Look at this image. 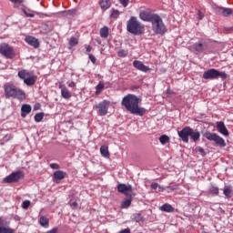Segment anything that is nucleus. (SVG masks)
Returning a JSON list of instances; mask_svg holds the SVG:
<instances>
[{"instance_id": "nucleus-1", "label": "nucleus", "mask_w": 233, "mask_h": 233, "mask_svg": "<svg viewBox=\"0 0 233 233\" xmlns=\"http://www.w3.org/2000/svg\"><path fill=\"white\" fill-rule=\"evenodd\" d=\"M122 106H125L127 112L134 114L135 116H145L147 109L145 107L139 106V98L137 96L133 94H128L123 97L121 102Z\"/></svg>"}, {"instance_id": "nucleus-2", "label": "nucleus", "mask_w": 233, "mask_h": 233, "mask_svg": "<svg viewBox=\"0 0 233 233\" xmlns=\"http://www.w3.org/2000/svg\"><path fill=\"white\" fill-rule=\"evenodd\" d=\"M127 29L133 35H141L145 32V25L138 22L136 16H131L127 21Z\"/></svg>"}, {"instance_id": "nucleus-3", "label": "nucleus", "mask_w": 233, "mask_h": 233, "mask_svg": "<svg viewBox=\"0 0 233 233\" xmlns=\"http://www.w3.org/2000/svg\"><path fill=\"white\" fill-rule=\"evenodd\" d=\"M5 97H14V99H26V94L14 85H5Z\"/></svg>"}, {"instance_id": "nucleus-4", "label": "nucleus", "mask_w": 233, "mask_h": 233, "mask_svg": "<svg viewBox=\"0 0 233 233\" xmlns=\"http://www.w3.org/2000/svg\"><path fill=\"white\" fill-rule=\"evenodd\" d=\"M151 26L154 34H157V35H163L167 34V25H165L163 18H161L159 15H157L155 19L152 20Z\"/></svg>"}, {"instance_id": "nucleus-5", "label": "nucleus", "mask_w": 233, "mask_h": 233, "mask_svg": "<svg viewBox=\"0 0 233 233\" xmlns=\"http://www.w3.org/2000/svg\"><path fill=\"white\" fill-rule=\"evenodd\" d=\"M202 77L203 79L210 80L218 79V77H220L221 79H227V73L211 68L204 72Z\"/></svg>"}, {"instance_id": "nucleus-6", "label": "nucleus", "mask_w": 233, "mask_h": 233, "mask_svg": "<svg viewBox=\"0 0 233 233\" xmlns=\"http://www.w3.org/2000/svg\"><path fill=\"white\" fill-rule=\"evenodd\" d=\"M204 137H206V139H208V141H214V143H216V145H218V147H227L225 139L218 136V134L216 133L206 132L204 134Z\"/></svg>"}, {"instance_id": "nucleus-7", "label": "nucleus", "mask_w": 233, "mask_h": 233, "mask_svg": "<svg viewBox=\"0 0 233 233\" xmlns=\"http://www.w3.org/2000/svg\"><path fill=\"white\" fill-rule=\"evenodd\" d=\"M1 55L5 57V59H14L15 57V51H14V47L4 43L1 45Z\"/></svg>"}, {"instance_id": "nucleus-8", "label": "nucleus", "mask_w": 233, "mask_h": 233, "mask_svg": "<svg viewBox=\"0 0 233 233\" xmlns=\"http://www.w3.org/2000/svg\"><path fill=\"white\" fill-rule=\"evenodd\" d=\"M25 173L23 171H15L4 178V183H18L24 179Z\"/></svg>"}, {"instance_id": "nucleus-9", "label": "nucleus", "mask_w": 233, "mask_h": 233, "mask_svg": "<svg viewBox=\"0 0 233 233\" xmlns=\"http://www.w3.org/2000/svg\"><path fill=\"white\" fill-rule=\"evenodd\" d=\"M110 106V101L103 100L102 102L98 103L95 106L98 116H106L108 114V108Z\"/></svg>"}, {"instance_id": "nucleus-10", "label": "nucleus", "mask_w": 233, "mask_h": 233, "mask_svg": "<svg viewBox=\"0 0 233 233\" xmlns=\"http://www.w3.org/2000/svg\"><path fill=\"white\" fill-rule=\"evenodd\" d=\"M157 14H154L150 12V9H147L144 11H140L139 17L142 21H146V23H151L152 20L156 18Z\"/></svg>"}, {"instance_id": "nucleus-11", "label": "nucleus", "mask_w": 233, "mask_h": 233, "mask_svg": "<svg viewBox=\"0 0 233 233\" xmlns=\"http://www.w3.org/2000/svg\"><path fill=\"white\" fill-rule=\"evenodd\" d=\"M190 134H192V127H186L182 128V130L177 131L178 137L184 143H188V137H190Z\"/></svg>"}, {"instance_id": "nucleus-12", "label": "nucleus", "mask_w": 233, "mask_h": 233, "mask_svg": "<svg viewBox=\"0 0 233 233\" xmlns=\"http://www.w3.org/2000/svg\"><path fill=\"white\" fill-rule=\"evenodd\" d=\"M134 68H137V70H139L140 72H150V67L145 66L143 62L139 60H135L133 62Z\"/></svg>"}, {"instance_id": "nucleus-13", "label": "nucleus", "mask_w": 233, "mask_h": 233, "mask_svg": "<svg viewBox=\"0 0 233 233\" xmlns=\"http://www.w3.org/2000/svg\"><path fill=\"white\" fill-rule=\"evenodd\" d=\"M117 190L118 192H120V194H125L127 197H128V192H132V186L126 184H118Z\"/></svg>"}, {"instance_id": "nucleus-14", "label": "nucleus", "mask_w": 233, "mask_h": 233, "mask_svg": "<svg viewBox=\"0 0 233 233\" xmlns=\"http://www.w3.org/2000/svg\"><path fill=\"white\" fill-rule=\"evenodd\" d=\"M216 12H217V14H218V15H223L224 17H228V15H231V14H232V8L217 7Z\"/></svg>"}, {"instance_id": "nucleus-15", "label": "nucleus", "mask_w": 233, "mask_h": 233, "mask_svg": "<svg viewBox=\"0 0 233 233\" xmlns=\"http://www.w3.org/2000/svg\"><path fill=\"white\" fill-rule=\"evenodd\" d=\"M25 41L27 43V45H30V46H34V48H39V40H37V38L27 35L25 36Z\"/></svg>"}, {"instance_id": "nucleus-16", "label": "nucleus", "mask_w": 233, "mask_h": 233, "mask_svg": "<svg viewBox=\"0 0 233 233\" xmlns=\"http://www.w3.org/2000/svg\"><path fill=\"white\" fill-rule=\"evenodd\" d=\"M217 129L219 132V134H222V136H228V129H227V127L225 126V122L220 121L217 122Z\"/></svg>"}, {"instance_id": "nucleus-17", "label": "nucleus", "mask_w": 233, "mask_h": 233, "mask_svg": "<svg viewBox=\"0 0 233 233\" xmlns=\"http://www.w3.org/2000/svg\"><path fill=\"white\" fill-rule=\"evenodd\" d=\"M193 48L196 50V52L201 54L203 50H207V43H205L204 41H198L193 45Z\"/></svg>"}, {"instance_id": "nucleus-18", "label": "nucleus", "mask_w": 233, "mask_h": 233, "mask_svg": "<svg viewBox=\"0 0 233 233\" xmlns=\"http://www.w3.org/2000/svg\"><path fill=\"white\" fill-rule=\"evenodd\" d=\"M54 177V181H56V183L65 179V177H66V172H64L62 170H56L54 172L53 175Z\"/></svg>"}, {"instance_id": "nucleus-19", "label": "nucleus", "mask_w": 233, "mask_h": 233, "mask_svg": "<svg viewBox=\"0 0 233 233\" xmlns=\"http://www.w3.org/2000/svg\"><path fill=\"white\" fill-rule=\"evenodd\" d=\"M37 77H35V76L34 75H29L25 80L24 83L25 85H27V86H32L34 85H35V81H36Z\"/></svg>"}, {"instance_id": "nucleus-20", "label": "nucleus", "mask_w": 233, "mask_h": 233, "mask_svg": "<svg viewBox=\"0 0 233 233\" xmlns=\"http://www.w3.org/2000/svg\"><path fill=\"white\" fill-rule=\"evenodd\" d=\"M32 112V106L28 104H24L21 107V116L25 117L27 114H30Z\"/></svg>"}, {"instance_id": "nucleus-21", "label": "nucleus", "mask_w": 233, "mask_h": 233, "mask_svg": "<svg viewBox=\"0 0 233 233\" xmlns=\"http://www.w3.org/2000/svg\"><path fill=\"white\" fill-rule=\"evenodd\" d=\"M60 88H61V96L64 99H70L72 97V94L68 92V89L66 88V86L60 85Z\"/></svg>"}, {"instance_id": "nucleus-22", "label": "nucleus", "mask_w": 233, "mask_h": 233, "mask_svg": "<svg viewBox=\"0 0 233 233\" xmlns=\"http://www.w3.org/2000/svg\"><path fill=\"white\" fill-rule=\"evenodd\" d=\"M159 210H161V212L172 213L174 212L175 208L172 207V205L166 203L159 208Z\"/></svg>"}, {"instance_id": "nucleus-23", "label": "nucleus", "mask_w": 233, "mask_h": 233, "mask_svg": "<svg viewBox=\"0 0 233 233\" xmlns=\"http://www.w3.org/2000/svg\"><path fill=\"white\" fill-rule=\"evenodd\" d=\"M223 194L226 196L227 199H230L232 198V186L225 185Z\"/></svg>"}, {"instance_id": "nucleus-24", "label": "nucleus", "mask_w": 233, "mask_h": 233, "mask_svg": "<svg viewBox=\"0 0 233 233\" xmlns=\"http://www.w3.org/2000/svg\"><path fill=\"white\" fill-rule=\"evenodd\" d=\"M99 5L102 10H108L112 6V2L110 0H100Z\"/></svg>"}, {"instance_id": "nucleus-25", "label": "nucleus", "mask_w": 233, "mask_h": 233, "mask_svg": "<svg viewBox=\"0 0 233 233\" xmlns=\"http://www.w3.org/2000/svg\"><path fill=\"white\" fill-rule=\"evenodd\" d=\"M39 223L44 228H48V227H50V221L48 220V218L45 216L40 217Z\"/></svg>"}, {"instance_id": "nucleus-26", "label": "nucleus", "mask_w": 233, "mask_h": 233, "mask_svg": "<svg viewBox=\"0 0 233 233\" xmlns=\"http://www.w3.org/2000/svg\"><path fill=\"white\" fill-rule=\"evenodd\" d=\"M189 137L196 143V141H199V138L201 137V134L199 131H194V129L191 128V134L189 135Z\"/></svg>"}, {"instance_id": "nucleus-27", "label": "nucleus", "mask_w": 233, "mask_h": 233, "mask_svg": "<svg viewBox=\"0 0 233 233\" xmlns=\"http://www.w3.org/2000/svg\"><path fill=\"white\" fill-rule=\"evenodd\" d=\"M100 153H101V156H103V157H110V153L108 152V147L106 146H101Z\"/></svg>"}, {"instance_id": "nucleus-28", "label": "nucleus", "mask_w": 233, "mask_h": 233, "mask_svg": "<svg viewBox=\"0 0 233 233\" xmlns=\"http://www.w3.org/2000/svg\"><path fill=\"white\" fill-rule=\"evenodd\" d=\"M100 37L103 39H106V37H108V26L105 25L100 28Z\"/></svg>"}, {"instance_id": "nucleus-29", "label": "nucleus", "mask_w": 233, "mask_h": 233, "mask_svg": "<svg viewBox=\"0 0 233 233\" xmlns=\"http://www.w3.org/2000/svg\"><path fill=\"white\" fill-rule=\"evenodd\" d=\"M209 193L212 194V196H219V187H218V186L211 185L209 187Z\"/></svg>"}, {"instance_id": "nucleus-30", "label": "nucleus", "mask_w": 233, "mask_h": 233, "mask_svg": "<svg viewBox=\"0 0 233 233\" xmlns=\"http://www.w3.org/2000/svg\"><path fill=\"white\" fill-rule=\"evenodd\" d=\"M29 76H30V72H28V71H26L25 69L18 72V77H20V79H23L24 81Z\"/></svg>"}, {"instance_id": "nucleus-31", "label": "nucleus", "mask_w": 233, "mask_h": 233, "mask_svg": "<svg viewBox=\"0 0 233 233\" xmlns=\"http://www.w3.org/2000/svg\"><path fill=\"white\" fill-rule=\"evenodd\" d=\"M158 139L161 145H167V143H170V137L167 135L160 136Z\"/></svg>"}, {"instance_id": "nucleus-32", "label": "nucleus", "mask_w": 233, "mask_h": 233, "mask_svg": "<svg viewBox=\"0 0 233 233\" xmlns=\"http://www.w3.org/2000/svg\"><path fill=\"white\" fill-rule=\"evenodd\" d=\"M1 233H15V229L6 227V226H2L1 227Z\"/></svg>"}, {"instance_id": "nucleus-33", "label": "nucleus", "mask_w": 233, "mask_h": 233, "mask_svg": "<svg viewBox=\"0 0 233 233\" xmlns=\"http://www.w3.org/2000/svg\"><path fill=\"white\" fill-rule=\"evenodd\" d=\"M45 117V113L41 112V113H36L35 115V123H41V121H43Z\"/></svg>"}, {"instance_id": "nucleus-34", "label": "nucleus", "mask_w": 233, "mask_h": 233, "mask_svg": "<svg viewBox=\"0 0 233 233\" xmlns=\"http://www.w3.org/2000/svg\"><path fill=\"white\" fill-rule=\"evenodd\" d=\"M130 205H132V198H127L122 202L121 207L123 208H128Z\"/></svg>"}, {"instance_id": "nucleus-35", "label": "nucleus", "mask_w": 233, "mask_h": 233, "mask_svg": "<svg viewBox=\"0 0 233 233\" xmlns=\"http://www.w3.org/2000/svg\"><path fill=\"white\" fill-rule=\"evenodd\" d=\"M11 3L14 4L15 8H19L23 3H25V0H9Z\"/></svg>"}, {"instance_id": "nucleus-36", "label": "nucleus", "mask_w": 233, "mask_h": 233, "mask_svg": "<svg viewBox=\"0 0 233 233\" xmlns=\"http://www.w3.org/2000/svg\"><path fill=\"white\" fill-rule=\"evenodd\" d=\"M79 43V40L76 37L72 36L69 40V46H76Z\"/></svg>"}, {"instance_id": "nucleus-37", "label": "nucleus", "mask_w": 233, "mask_h": 233, "mask_svg": "<svg viewBox=\"0 0 233 233\" xmlns=\"http://www.w3.org/2000/svg\"><path fill=\"white\" fill-rule=\"evenodd\" d=\"M23 12L25 14V15H26V17H34L35 15L34 14V12L30 11L29 9H23Z\"/></svg>"}, {"instance_id": "nucleus-38", "label": "nucleus", "mask_w": 233, "mask_h": 233, "mask_svg": "<svg viewBox=\"0 0 233 233\" xmlns=\"http://www.w3.org/2000/svg\"><path fill=\"white\" fill-rule=\"evenodd\" d=\"M103 88H105V85L102 83H99L96 86V94H101V92H103Z\"/></svg>"}, {"instance_id": "nucleus-39", "label": "nucleus", "mask_w": 233, "mask_h": 233, "mask_svg": "<svg viewBox=\"0 0 233 233\" xmlns=\"http://www.w3.org/2000/svg\"><path fill=\"white\" fill-rule=\"evenodd\" d=\"M111 17H113L114 19H117V17H119V10L112 9Z\"/></svg>"}, {"instance_id": "nucleus-40", "label": "nucleus", "mask_w": 233, "mask_h": 233, "mask_svg": "<svg viewBox=\"0 0 233 233\" xmlns=\"http://www.w3.org/2000/svg\"><path fill=\"white\" fill-rule=\"evenodd\" d=\"M133 221H136V223H139V221H143V217L141 216V214H137L134 217Z\"/></svg>"}, {"instance_id": "nucleus-41", "label": "nucleus", "mask_w": 233, "mask_h": 233, "mask_svg": "<svg viewBox=\"0 0 233 233\" xmlns=\"http://www.w3.org/2000/svg\"><path fill=\"white\" fill-rule=\"evenodd\" d=\"M118 57H127V53L125 51V49L119 50L117 53Z\"/></svg>"}, {"instance_id": "nucleus-42", "label": "nucleus", "mask_w": 233, "mask_h": 233, "mask_svg": "<svg viewBox=\"0 0 233 233\" xmlns=\"http://www.w3.org/2000/svg\"><path fill=\"white\" fill-rule=\"evenodd\" d=\"M28 207H30V200H25L22 203V208H24L25 210H26L28 208Z\"/></svg>"}, {"instance_id": "nucleus-43", "label": "nucleus", "mask_w": 233, "mask_h": 233, "mask_svg": "<svg viewBox=\"0 0 233 233\" xmlns=\"http://www.w3.org/2000/svg\"><path fill=\"white\" fill-rule=\"evenodd\" d=\"M197 152H199V154H201V156H205L207 153H205V149H203V147H198L196 148Z\"/></svg>"}, {"instance_id": "nucleus-44", "label": "nucleus", "mask_w": 233, "mask_h": 233, "mask_svg": "<svg viewBox=\"0 0 233 233\" xmlns=\"http://www.w3.org/2000/svg\"><path fill=\"white\" fill-rule=\"evenodd\" d=\"M69 205H70L71 208H73V210H76V208H77V202H76V201H74V202H72V200L69 201Z\"/></svg>"}, {"instance_id": "nucleus-45", "label": "nucleus", "mask_w": 233, "mask_h": 233, "mask_svg": "<svg viewBox=\"0 0 233 233\" xmlns=\"http://www.w3.org/2000/svg\"><path fill=\"white\" fill-rule=\"evenodd\" d=\"M88 56H89V59L93 63V65H96V56H94V55H90V54Z\"/></svg>"}, {"instance_id": "nucleus-46", "label": "nucleus", "mask_w": 233, "mask_h": 233, "mask_svg": "<svg viewBox=\"0 0 233 233\" xmlns=\"http://www.w3.org/2000/svg\"><path fill=\"white\" fill-rule=\"evenodd\" d=\"M50 167L54 170H56L57 168H59V164L52 163L50 164Z\"/></svg>"}, {"instance_id": "nucleus-47", "label": "nucleus", "mask_w": 233, "mask_h": 233, "mask_svg": "<svg viewBox=\"0 0 233 233\" xmlns=\"http://www.w3.org/2000/svg\"><path fill=\"white\" fill-rule=\"evenodd\" d=\"M85 48H86V54L92 52V46H91L86 45Z\"/></svg>"}, {"instance_id": "nucleus-48", "label": "nucleus", "mask_w": 233, "mask_h": 233, "mask_svg": "<svg viewBox=\"0 0 233 233\" xmlns=\"http://www.w3.org/2000/svg\"><path fill=\"white\" fill-rule=\"evenodd\" d=\"M158 187H159V184H157V183L151 184V188L153 190H157Z\"/></svg>"}, {"instance_id": "nucleus-49", "label": "nucleus", "mask_w": 233, "mask_h": 233, "mask_svg": "<svg viewBox=\"0 0 233 233\" xmlns=\"http://www.w3.org/2000/svg\"><path fill=\"white\" fill-rule=\"evenodd\" d=\"M59 230L58 228H53L51 230L47 231L46 233H57Z\"/></svg>"}, {"instance_id": "nucleus-50", "label": "nucleus", "mask_w": 233, "mask_h": 233, "mask_svg": "<svg viewBox=\"0 0 233 233\" xmlns=\"http://www.w3.org/2000/svg\"><path fill=\"white\" fill-rule=\"evenodd\" d=\"M120 3H121L122 5H124L125 7L128 6V0H120Z\"/></svg>"}, {"instance_id": "nucleus-51", "label": "nucleus", "mask_w": 233, "mask_h": 233, "mask_svg": "<svg viewBox=\"0 0 233 233\" xmlns=\"http://www.w3.org/2000/svg\"><path fill=\"white\" fill-rule=\"evenodd\" d=\"M198 17L199 21H201L203 19V17H205V16L203 15V13H201V11H198Z\"/></svg>"}, {"instance_id": "nucleus-52", "label": "nucleus", "mask_w": 233, "mask_h": 233, "mask_svg": "<svg viewBox=\"0 0 233 233\" xmlns=\"http://www.w3.org/2000/svg\"><path fill=\"white\" fill-rule=\"evenodd\" d=\"M68 86H69V88H76V82H69L68 83Z\"/></svg>"}, {"instance_id": "nucleus-53", "label": "nucleus", "mask_w": 233, "mask_h": 233, "mask_svg": "<svg viewBox=\"0 0 233 233\" xmlns=\"http://www.w3.org/2000/svg\"><path fill=\"white\" fill-rule=\"evenodd\" d=\"M119 233H130V228L122 229Z\"/></svg>"}, {"instance_id": "nucleus-54", "label": "nucleus", "mask_w": 233, "mask_h": 233, "mask_svg": "<svg viewBox=\"0 0 233 233\" xmlns=\"http://www.w3.org/2000/svg\"><path fill=\"white\" fill-rule=\"evenodd\" d=\"M68 15H74L76 14V10H69L67 11Z\"/></svg>"}, {"instance_id": "nucleus-55", "label": "nucleus", "mask_w": 233, "mask_h": 233, "mask_svg": "<svg viewBox=\"0 0 233 233\" xmlns=\"http://www.w3.org/2000/svg\"><path fill=\"white\" fill-rule=\"evenodd\" d=\"M14 219H15V221H20L21 218H19V216H15Z\"/></svg>"}, {"instance_id": "nucleus-56", "label": "nucleus", "mask_w": 233, "mask_h": 233, "mask_svg": "<svg viewBox=\"0 0 233 233\" xmlns=\"http://www.w3.org/2000/svg\"><path fill=\"white\" fill-rule=\"evenodd\" d=\"M167 188H169V190H177V187H167Z\"/></svg>"}, {"instance_id": "nucleus-57", "label": "nucleus", "mask_w": 233, "mask_h": 233, "mask_svg": "<svg viewBox=\"0 0 233 233\" xmlns=\"http://www.w3.org/2000/svg\"><path fill=\"white\" fill-rule=\"evenodd\" d=\"M159 192H163V187L158 186Z\"/></svg>"}, {"instance_id": "nucleus-58", "label": "nucleus", "mask_w": 233, "mask_h": 233, "mask_svg": "<svg viewBox=\"0 0 233 233\" xmlns=\"http://www.w3.org/2000/svg\"><path fill=\"white\" fill-rule=\"evenodd\" d=\"M4 139H5V141H8L9 138L8 137H5Z\"/></svg>"}, {"instance_id": "nucleus-59", "label": "nucleus", "mask_w": 233, "mask_h": 233, "mask_svg": "<svg viewBox=\"0 0 233 233\" xmlns=\"http://www.w3.org/2000/svg\"><path fill=\"white\" fill-rule=\"evenodd\" d=\"M5 68H6V65H5V66H2V70L5 69Z\"/></svg>"}, {"instance_id": "nucleus-60", "label": "nucleus", "mask_w": 233, "mask_h": 233, "mask_svg": "<svg viewBox=\"0 0 233 233\" xmlns=\"http://www.w3.org/2000/svg\"><path fill=\"white\" fill-rule=\"evenodd\" d=\"M34 110H37V106H35Z\"/></svg>"}, {"instance_id": "nucleus-61", "label": "nucleus", "mask_w": 233, "mask_h": 233, "mask_svg": "<svg viewBox=\"0 0 233 233\" xmlns=\"http://www.w3.org/2000/svg\"><path fill=\"white\" fill-rule=\"evenodd\" d=\"M0 233H1V226H0Z\"/></svg>"}, {"instance_id": "nucleus-62", "label": "nucleus", "mask_w": 233, "mask_h": 233, "mask_svg": "<svg viewBox=\"0 0 233 233\" xmlns=\"http://www.w3.org/2000/svg\"><path fill=\"white\" fill-rule=\"evenodd\" d=\"M232 14H233V9H232Z\"/></svg>"}, {"instance_id": "nucleus-63", "label": "nucleus", "mask_w": 233, "mask_h": 233, "mask_svg": "<svg viewBox=\"0 0 233 233\" xmlns=\"http://www.w3.org/2000/svg\"><path fill=\"white\" fill-rule=\"evenodd\" d=\"M0 52H1V47H0Z\"/></svg>"}, {"instance_id": "nucleus-64", "label": "nucleus", "mask_w": 233, "mask_h": 233, "mask_svg": "<svg viewBox=\"0 0 233 233\" xmlns=\"http://www.w3.org/2000/svg\"><path fill=\"white\" fill-rule=\"evenodd\" d=\"M232 56H233V53H232Z\"/></svg>"}]
</instances>
